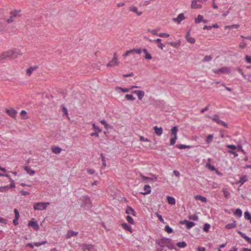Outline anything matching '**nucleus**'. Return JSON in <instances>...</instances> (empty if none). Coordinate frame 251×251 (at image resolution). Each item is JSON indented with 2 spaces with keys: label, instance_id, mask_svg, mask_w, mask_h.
<instances>
[{
  "label": "nucleus",
  "instance_id": "f257e3e1",
  "mask_svg": "<svg viewBox=\"0 0 251 251\" xmlns=\"http://www.w3.org/2000/svg\"><path fill=\"white\" fill-rule=\"evenodd\" d=\"M7 59L13 60L17 58L19 56L22 55L20 49L14 48L5 51Z\"/></svg>",
  "mask_w": 251,
  "mask_h": 251
},
{
  "label": "nucleus",
  "instance_id": "f03ea898",
  "mask_svg": "<svg viewBox=\"0 0 251 251\" xmlns=\"http://www.w3.org/2000/svg\"><path fill=\"white\" fill-rule=\"evenodd\" d=\"M50 204V202H36L34 204L33 208L35 210H44L46 209L48 205Z\"/></svg>",
  "mask_w": 251,
  "mask_h": 251
},
{
  "label": "nucleus",
  "instance_id": "7ed1b4c3",
  "mask_svg": "<svg viewBox=\"0 0 251 251\" xmlns=\"http://www.w3.org/2000/svg\"><path fill=\"white\" fill-rule=\"evenodd\" d=\"M178 131V128L176 126H173L171 129V134L174 135V137L170 140V145H174L177 139V132Z\"/></svg>",
  "mask_w": 251,
  "mask_h": 251
},
{
  "label": "nucleus",
  "instance_id": "20e7f679",
  "mask_svg": "<svg viewBox=\"0 0 251 251\" xmlns=\"http://www.w3.org/2000/svg\"><path fill=\"white\" fill-rule=\"evenodd\" d=\"M119 62L118 59V56L116 52H114L113 59L107 64V67H113L118 66Z\"/></svg>",
  "mask_w": 251,
  "mask_h": 251
},
{
  "label": "nucleus",
  "instance_id": "39448f33",
  "mask_svg": "<svg viewBox=\"0 0 251 251\" xmlns=\"http://www.w3.org/2000/svg\"><path fill=\"white\" fill-rule=\"evenodd\" d=\"M82 249L83 251H97V250L92 245L83 244Z\"/></svg>",
  "mask_w": 251,
  "mask_h": 251
},
{
  "label": "nucleus",
  "instance_id": "423d86ee",
  "mask_svg": "<svg viewBox=\"0 0 251 251\" xmlns=\"http://www.w3.org/2000/svg\"><path fill=\"white\" fill-rule=\"evenodd\" d=\"M5 112L11 117L15 118L17 114V112L13 108L5 109Z\"/></svg>",
  "mask_w": 251,
  "mask_h": 251
},
{
  "label": "nucleus",
  "instance_id": "0eeeda50",
  "mask_svg": "<svg viewBox=\"0 0 251 251\" xmlns=\"http://www.w3.org/2000/svg\"><path fill=\"white\" fill-rule=\"evenodd\" d=\"M179 224L181 225L185 224L188 229H190L195 226V223L194 222H190L187 220L180 221Z\"/></svg>",
  "mask_w": 251,
  "mask_h": 251
},
{
  "label": "nucleus",
  "instance_id": "6e6552de",
  "mask_svg": "<svg viewBox=\"0 0 251 251\" xmlns=\"http://www.w3.org/2000/svg\"><path fill=\"white\" fill-rule=\"evenodd\" d=\"M34 220L33 218L31 221L28 222V226L32 227L35 230H38L39 229V225L36 221H33Z\"/></svg>",
  "mask_w": 251,
  "mask_h": 251
},
{
  "label": "nucleus",
  "instance_id": "1a4fd4ad",
  "mask_svg": "<svg viewBox=\"0 0 251 251\" xmlns=\"http://www.w3.org/2000/svg\"><path fill=\"white\" fill-rule=\"evenodd\" d=\"M78 232L76 231H74L72 230H68L66 234L65 235V238L69 239L73 236H76L78 235Z\"/></svg>",
  "mask_w": 251,
  "mask_h": 251
},
{
  "label": "nucleus",
  "instance_id": "9d476101",
  "mask_svg": "<svg viewBox=\"0 0 251 251\" xmlns=\"http://www.w3.org/2000/svg\"><path fill=\"white\" fill-rule=\"evenodd\" d=\"M229 69L226 67L221 68L214 71L216 74H227L229 73Z\"/></svg>",
  "mask_w": 251,
  "mask_h": 251
},
{
  "label": "nucleus",
  "instance_id": "9b49d317",
  "mask_svg": "<svg viewBox=\"0 0 251 251\" xmlns=\"http://www.w3.org/2000/svg\"><path fill=\"white\" fill-rule=\"evenodd\" d=\"M151 175L152 176V177H149L144 176L143 174H140V176L144 180H149L152 181H156L157 179V177L154 175L151 174Z\"/></svg>",
  "mask_w": 251,
  "mask_h": 251
},
{
  "label": "nucleus",
  "instance_id": "f8f14e48",
  "mask_svg": "<svg viewBox=\"0 0 251 251\" xmlns=\"http://www.w3.org/2000/svg\"><path fill=\"white\" fill-rule=\"evenodd\" d=\"M149 40L151 42H156L157 44L158 47L159 48H160L161 50H163V48L164 47V44L161 43V39L160 38H158V39H155V40L149 39Z\"/></svg>",
  "mask_w": 251,
  "mask_h": 251
},
{
  "label": "nucleus",
  "instance_id": "ddd939ff",
  "mask_svg": "<svg viewBox=\"0 0 251 251\" xmlns=\"http://www.w3.org/2000/svg\"><path fill=\"white\" fill-rule=\"evenodd\" d=\"M6 27V20L4 19H0V32L5 30Z\"/></svg>",
  "mask_w": 251,
  "mask_h": 251
},
{
  "label": "nucleus",
  "instance_id": "4468645a",
  "mask_svg": "<svg viewBox=\"0 0 251 251\" xmlns=\"http://www.w3.org/2000/svg\"><path fill=\"white\" fill-rule=\"evenodd\" d=\"M184 19H185L184 14L183 13H180L178 15L177 18H174L173 21L177 22V23L179 24Z\"/></svg>",
  "mask_w": 251,
  "mask_h": 251
},
{
  "label": "nucleus",
  "instance_id": "2eb2a0df",
  "mask_svg": "<svg viewBox=\"0 0 251 251\" xmlns=\"http://www.w3.org/2000/svg\"><path fill=\"white\" fill-rule=\"evenodd\" d=\"M190 35V31H188L186 35L185 38L188 42H189L191 44H194L195 43V39L194 38L191 37L189 36Z\"/></svg>",
  "mask_w": 251,
  "mask_h": 251
},
{
  "label": "nucleus",
  "instance_id": "dca6fc26",
  "mask_svg": "<svg viewBox=\"0 0 251 251\" xmlns=\"http://www.w3.org/2000/svg\"><path fill=\"white\" fill-rule=\"evenodd\" d=\"M38 68V66H35L33 67H30L26 70V74L28 76H30L32 73V72L36 70Z\"/></svg>",
  "mask_w": 251,
  "mask_h": 251
},
{
  "label": "nucleus",
  "instance_id": "f3484780",
  "mask_svg": "<svg viewBox=\"0 0 251 251\" xmlns=\"http://www.w3.org/2000/svg\"><path fill=\"white\" fill-rule=\"evenodd\" d=\"M144 190H145V192H141L140 194L146 195L149 194L151 193V186L149 185H145L144 187Z\"/></svg>",
  "mask_w": 251,
  "mask_h": 251
},
{
  "label": "nucleus",
  "instance_id": "a211bd4d",
  "mask_svg": "<svg viewBox=\"0 0 251 251\" xmlns=\"http://www.w3.org/2000/svg\"><path fill=\"white\" fill-rule=\"evenodd\" d=\"M197 1L196 0H192L191 7L192 8L194 9H199L202 7V5L201 4H198L197 3Z\"/></svg>",
  "mask_w": 251,
  "mask_h": 251
},
{
  "label": "nucleus",
  "instance_id": "6ab92c4d",
  "mask_svg": "<svg viewBox=\"0 0 251 251\" xmlns=\"http://www.w3.org/2000/svg\"><path fill=\"white\" fill-rule=\"evenodd\" d=\"M129 11L136 13L138 16H140L142 14V11H138L137 8L136 6H133L129 7Z\"/></svg>",
  "mask_w": 251,
  "mask_h": 251
},
{
  "label": "nucleus",
  "instance_id": "aec40b11",
  "mask_svg": "<svg viewBox=\"0 0 251 251\" xmlns=\"http://www.w3.org/2000/svg\"><path fill=\"white\" fill-rule=\"evenodd\" d=\"M126 213L127 214H131L133 216H135L136 213L134 209L130 206H127L126 210Z\"/></svg>",
  "mask_w": 251,
  "mask_h": 251
},
{
  "label": "nucleus",
  "instance_id": "412c9836",
  "mask_svg": "<svg viewBox=\"0 0 251 251\" xmlns=\"http://www.w3.org/2000/svg\"><path fill=\"white\" fill-rule=\"evenodd\" d=\"M154 130V132L158 136H160L163 133V129L162 127H158L157 126H155L153 127Z\"/></svg>",
  "mask_w": 251,
  "mask_h": 251
},
{
  "label": "nucleus",
  "instance_id": "4be33fe9",
  "mask_svg": "<svg viewBox=\"0 0 251 251\" xmlns=\"http://www.w3.org/2000/svg\"><path fill=\"white\" fill-rule=\"evenodd\" d=\"M167 199L169 204L174 205L176 203V200L174 198L171 196H167Z\"/></svg>",
  "mask_w": 251,
  "mask_h": 251
},
{
  "label": "nucleus",
  "instance_id": "5701e85b",
  "mask_svg": "<svg viewBox=\"0 0 251 251\" xmlns=\"http://www.w3.org/2000/svg\"><path fill=\"white\" fill-rule=\"evenodd\" d=\"M143 51L145 53V58L147 60H151L152 58L151 55L148 52L146 49H144Z\"/></svg>",
  "mask_w": 251,
  "mask_h": 251
},
{
  "label": "nucleus",
  "instance_id": "b1692460",
  "mask_svg": "<svg viewBox=\"0 0 251 251\" xmlns=\"http://www.w3.org/2000/svg\"><path fill=\"white\" fill-rule=\"evenodd\" d=\"M122 226L125 230L130 231V233L132 232L131 227L128 225L126 223H122Z\"/></svg>",
  "mask_w": 251,
  "mask_h": 251
},
{
  "label": "nucleus",
  "instance_id": "393cba45",
  "mask_svg": "<svg viewBox=\"0 0 251 251\" xmlns=\"http://www.w3.org/2000/svg\"><path fill=\"white\" fill-rule=\"evenodd\" d=\"M51 151L54 153H59L61 152L62 149L58 147H52Z\"/></svg>",
  "mask_w": 251,
  "mask_h": 251
},
{
  "label": "nucleus",
  "instance_id": "a878e982",
  "mask_svg": "<svg viewBox=\"0 0 251 251\" xmlns=\"http://www.w3.org/2000/svg\"><path fill=\"white\" fill-rule=\"evenodd\" d=\"M248 180L247 176H243L240 178V179L238 181V183H240L241 185L243 184L244 182H246Z\"/></svg>",
  "mask_w": 251,
  "mask_h": 251
},
{
  "label": "nucleus",
  "instance_id": "bb28decb",
  "mask_svg": "<svg viewBox=\"0 0 251 251\" xmlns=\"http://www.w3.org/2000/svg\"><path fill=\"white\" fill-rule=\"evenodd\" d=\"M25 170L26 171L27 173L30 175H34L35 173V171L31 170L29 167L25 166Z\"/></svg>",
  "mask_w": 251,
  "mask_h": 251
},
{
  "label": "nucleus",
  "instance_id": "cd10ccee",
  "mask_svg": "<svg viewBox=\"0 0 251 251\" xmlns=\"http://www.w3.org/2000/svg\"><path fill=\"white\" fill-rule=\"evenodd\" d=\"M236 224L235 223V222H234L232 223L228 224L226 225L225 226L226 228V229H231L236 227Z\"/></svg>",
  "mask_w": 251,
  "mask_h": 251
},
{
  "label": "nucleus",
  "instance_id": "c85d7f7f",
  "mask_svg": "<svg viewBox=\"0 0 251 251\" xmlns=\"http://www.w3.org/2000/svg\"><path fill=\"white\" fill-rule=\"evenodd\" d=\"M5 60H7L5 51L0 53V61H4Z\"/></svg>",
  "mask_w": 251,
  "mask_h": 251
},
{
  "label": "nucleus",
  "instance_id": "c756f323",
  "mask_svg": "<svg viewBox=\"0 0 251 251\" xmlns=\"http://www.w3.org/2000/svg\"><path fill=\"white\" fill-rule=\"evenodd\" d=\"M176 246L179 248H183L186 247L187 244L185 242H179L176 243Z\"/></svg>",
  "mask_w": 251,
  "mask_h": 251
},
{
  "label": "nucleus",
  "instance_id": "7c9ffc66",
  "mask_svg": "<svg viewBox=\"0 0 251 251\" xmlns=\"http://www.w3.org/2000/svg\"><path fill=\"white\" fill-rule=\"evenodd\" d=\"M176 147L179 149H189L190 148V146H187L182 144H177L176 145Z\"/></svg>",
  "mask_w": 251,
  "mask_h": 251
},
{
  "label": "nucleus",
  "instance_id": "2f4dec72",
  "mask_svg": "<svg viewBox=\"0 0 251 251\" xmlns=\"http://www.w3.org/2000/svg\"><path fill=\"white\" fill-rule=\"evenodd\" d=\"M234 215L238 217H240L242 216V212L241 210L239 208H237L235 210L234 213Z\"/></svg>",
  "mask_w": 251,
  "mask_h": 251
},
{
  "label": "nucleus",
  "instance_id": "473e14b6",
  "mask_svg": "<svg viewBox=\"0 0 251 251\" xmlns=\"http://www.w3.org/2000/svg\"><path fill=\"white\" fill-rule=\"evenodd\" d=\"M213 138V136L212 134H209L206 137V139L205 142L207 144H210Z\"/></svg>",
  "mask_w": 251,
  "mask_h": 251
},
{
  "label": "nucleus",
  "instance_id": "72a5a7b5",
  "mask_svg": "<svg viewBox=\"0 0 251 251\" xmlns=\"http://www.w3.org/2000/svg\"><path fill=\"white\" fill-rule=\"evenodd\" d=\"M203 18V16H202L201 15H199L198 16L197 18L195 19V22L196 24L200 23V22H202Z\"/></svg>",
  "mask_w": 251,
  "mask_h": 251
},
{
  "label": "nucleus",
  "instance_id": "f704fd0d",
  "mask_svg": "<svg viewBox=\"0 0 251 251\" xmlns=\"http://www.w3.org/2000/svg\"><path fill=\"white\" fill-rule=\"evenodd\" d=\"M168 44L171 45L172 46L175 47V48H177L179 47L180 45V41H179L177 43H176V42H168L167 43Z\"/></svg>",
  "mask_w": 251,
  "mask_h": 251
},
{
  "label": "nucleus",
  "instance_id": "c9c22d12",
  "mask_svg": "<svg viewBox=\"0 0 251 251\" xmlns=\"http://www.w3.org/2000/svg\"><path fill=\"white\" fill-rule=\"evenodd\" d=\"M209 117L210 118L212 119L215 122H216L217 124H219V123L221 121L219 119V116L218 115H217V114L214 115L213 117Z\"/></svg>",
  "mask_w": 251,
  "mask_h": 251
},
{
  "label": "nucleus",
  "instance_id": "e433bc0d",
  "mask_svg": "<svg viewBox=\"0 0 251 251\" xmlns=\"http://www.w3.org/2000/svg\"><path fill=\"white\" fill-rule=\"evenodd\" d=\"M145 95V92L143 91L140 90L139 91V92L138 93L137 96L139 100H141L143 97Z\"/></svg>",
  "mask_w": 251,
  "mask_h": 251
},
{
  "label": "nucleus",
  "instance_id": "4c0bfd02",
  "mask_svg": "<svg viewBox=\"0 0 251 251\" xmlns=\"http://www.w3.org/2000/svg\"><path fill=\"white\" fill-rule=\"evenodd\" d=\"M239 25L238 24H236V25H226L225 26V29H227V28L232 29L233 28H239Z\"/></svg>",
  "mask_w": 251,
  "mask_h": 251
},
{
  "label": "nucleus",
  "instance_id": "58836bf2",
  "mask_svg": "<svg viewBox=\"0 0 251 251\" xmlns=\"http://www.w3.org/2000/svg\"><path fill=\"white\" fill-rule=\"evenodd\" d=\"M126 99L128 100H135V98L132 95L127 94L125 96Z\"/></svg>",
  "mask_w": 251,
  "mask_h": 251
},
{
  "label": "nucleus",
  "instance_id": "ea45409f",
  "mask_svg": "<svg viewBox=\"0 0 251 251\" xmlns=\"http://www.w3.org/2000/svg\"><path fill=\"white\" fill-rule=\"evenodd\" d=\"M212 58L211 55H206L203 59V62H208L210 61Z\"/></svg>",
  "mask_w": 251,
  "mask_h": 251
},
{
  "label": "nucleus",
  "instance_id": "a19ab883",
  "mask_svg": "<svg viewBox=\"0 0 251 251\" xmlns=\"http://www.w3.org/2000/svg\"><path fill=\"white\" fill-rule=\"evenodd\" d=\"M20 115H21V117H23V119H26L27 118V117L26 116L27 113L25 110H22L20 113Z\"/></svg>",
  "mask_w": 251,
  "mask_h": 251
},
{
  "label": "nucleus",
  "instance_id": "79ce46f5",
  "mask_svg": "<svg viewBox=\"0 0 251 251\" xmlns=\"http://www.w3.org/2000/svg\"><path fill=\"white\" fill-rule=\"evenodd\" d=\"M165 230L168 233H171L173 232V229L171 227H170L168 225H167L165 227Z\"/></svg>",
  "mask_w": 251,
  "mask_h": 251
},
{
  "label": "nucleus",
  "instance_id": "37998d69",
  "mask_svg": "<svg viewBox=\"0 0 251 251\" xmlns=\"http://www.w3.org/2000/svg\"><path fill=\"white\" fill-rule=\"evenodd\" d=\"M224 195L225 198H228L230 195V193L228 192L226 189H223V190Z\"/></svg>",
  "mask_w": 251,
  "mask_h": 251
},
{
  "label": "nucleus",
  "instance_id": "c03bdc74",
  "mask_svg": "<svg viewBox=\"0 0 251 251\" xmlns=\"http://www.w3.org/2000/svg\"><path fill=\"white\" fill-rule=\"evenodd\" d=\"M245 218L247 220H250L251 223V215L248 212H245L244 213Z\"/></svg>",
  "mask_w": 251,
  "mask_h": 251
},
{
  "label": "nucleus",
  "instance_id": "a18cd8bd",
  "mask_svg": "<svg viewBox=\"0 0 251 251\" xmlns=\"http://www.w3.org/2000/svg\"><path fill=\"white\" fill-rule=\"evenodd\" d=\"M126 219L128 221V222L130 224H131L132 225L134 224V220L131 216H127Z\"/></svg>",
  "mask_w": 251,
  "mask_h": 251
},
{
  "label": "nucleus",
  "instance_id": "49530a36",
  "mask_svg": "<svg viewBox=\"0 0 251 251\" xmlns=\"http://www.w3.org/2000/svg\"><path fill=\"white\" fill-rule=\"evenodd\" d=\"M93 128L96 130V131L100 132L101 131V128L98 126H97L95 124H93L92 125Z\"/></svg>",
  "mask_w": 251,
  "mask_h": 251
},
{
  "label": "nucleus",
  "instance_id": "de8ad7c7",
  "mask_svg": "<svg viewBox=\"0 0 251 251\" xmlns=\"http://www.w3.org/2000/svg\"><path fill=\"white\" fill-rule=\"evenodd\" d=\"M206 167L208 168L211 171H214L215 170V168L214 166H212L209 163H207L206 164Z\"/></svg>",
  "mask_w": 251,
  "mask_h": 251
},
{
  "label": "nucleus",
  "instance_id": "09e8293b",
  "mask_svg": "<svg viewBox=\"0 0 251 251\" xmlns=\"http://www.w3.org/2000/svg\"><path fill=\"white\" fill-rule=\"evenodd\" d=\"M188 218L190 220H193L194 221H198L199 219L198 216L196 215L189 216Z\"/></svg>",
  "mask_w": 251,
  "mask_h": 251
},
{
  "label": "nucleus",
  "instance_id": "8fccbe9b",
  "mask_svg": "<svg viewBox=\"0 0 251 251\" xmlns=\"http://www.w3.org/2000/svg\"><path fill=\"white\" fill-rule=\"evenodd\" d=\"M197 199H198L199 200H200L201 201L203 202H206L207 201V199L205 197H202L201 196H197L196 197Z\"/></svg>",
  "mask_w": 251,
  "mask_h": 251
},
{
  "label": "nucleus",
  "instance_id": "3c124183",
  "mask_svg": "<svg viewBox=\"0 0 251 251\" xmlns=\"http://www.w3.org/2000/svg\"><path fill=\"white\" fill-rule=\"evenodd\" d=\"M210 225L208 224H205L203 226V230L205 232H207L210 228Z\"/></svg>",
  "mask_w": 251,
  "mask_h": 251
},
{
  "label": "nucleus",
  "instance_id": "603ef678",
  "mask_svg": "<svg viewBox=\"0 0 251 251\" xmlns=\"http://www.w3.org/2000/svg\"><path fill=\"white\" fill-rule=\"evenodd\" d=\"M158 36L160 37L168 38L170 36V35L166 33H161L159 34Z\"/></svg>",
  "mask_w": 251,
  "mask_h": 251
},
{
  "label": "nucleus",
  "instance_id": "864d4df0",
  "mask_svg": "<svg viewBox=\"0 0 251 251\" xmlns=\"http://www.w3.org/2000/svg\"><path fill=\"white\" fill-rule=\"evenodd\" d=\"M155 214L156 215L157 217L159 219L161 223L163 224L165 223L164 220L161 215H159L158 213H155Z\"/></svg>",
  "mask_w": 251,
  "mask_h": 251
},
{
  "label": "nucleus",
  "instance_id": "5fc2aeb1",
  "mask_svg": "<svg viewBox=\"0 0 251 251\" xmlns=\"http://www.w3.org/2000/svg\"><path fill=\"white\" fill-rule=\"evenodd\" d=\"M46 243H47V241H42L41 243L35 242V243H34V245L35 246L39 247V246H40L41 245H43L45 244Z\"/></svg>",
  "mask_w": 251,
  "mask_h": 251
},
{
  "label": "nucleus",
  "instance_id": "6e6d98bb",
  "mask_svg": "<svg viewBox=\"0 0 251 251\" xmlns=\"http://www.w3.org/2000/svg\"><path fill=\"white\" fill-rule=\"evenodd\" d=\"M101 159H102V166L103 167H105L106 166V161L105 159V157L104 156L103 154H101Z\"/></svg>",
  "mask_w": 251,
  "mask_h": 251
},
{
  "label": "nucleus",
  "instance_id": "4d7b16f0",
  "mask_svg": "<svg viewBox=\"0 0 251 251\" xmlns=\"http://www.w3.org/2000/svg\"><path fill=\"white\" fill-rule=\"evenodd\" d=\"M15 219H19L20 217L19 213L17 209H14Z\"/></svg>",
  "mask_w": 251,
  "mask_h": 251
},
{
  "label": "nucleus",
  "instance_id": "13d9d810",
  "mask_svg": "<svg viewBox=\"0 0 251 251\" xmlns=\"http://www.w3.org/2000/svg\"><path fill=\"white\" fill-rule=\"evenodd\" d=\"M226 147L227 148L231 149L233 150H235L237 148V147L236 146L233 145H227L226 146Z\"/></svg>",
  "mask_w": 251,
  "mask_h": 251
},
{
  "label": "nucleus",
  "instance_id": "bf43d9fd",
  "mask_svg": "<svg viewBox=\"0 0 251 251\" xmlns=\"http://www.w3.org/2000/svg\"><path fill=\"white\" fill-rule=\"evenodd\" d=\"M62 111L68 117V110L64 106H62Z\"/></svg>",
  "mask_w": 251,
  "mask_h": 251
},
{
  "label": "nucleus",
  "instance_id": "052dcab7",
  "mask_svg": "<svg viewBox=\"0 0 251 251\" xmlns=\"http://www.w3.org/2000/svg\"><path fill=\"white\" fill-rule=\"evenodd\" d=\"M133 50L134 53H136L138 54H140L142 51V50L141 49H133Z\"/></svg>",
  "mask_w": 251,
  "mask_h": 251
},
{
  "label": "nucleus",
  "instance_id": "680f3d73",
  "mask_svg": "<svg viewBox=\"0 0 251 251\" xmlns=\"http://www.w3.org/2000/svg\"><path fill=\"white\" fill-rule=\"evenodd\" d=\"M20 194L23 195V196H26V195H29V192H26V191H25L24 190H21L20 192Z\"/></svg>",
  "mask_w": 251,
  "mask_h": 251
},
{
  "label": "nucleus",
  "instance_id": "e2e57ef3",
  "mask_svg": "<svg viewBox=\"0 0 251 251\" xmlns=\"http://www.w3.org/2000/svg\"><path fill=\"white\" fill-rule=\"evenodd\" d=\"M140 140L144 142H150V140L149 139H148V138H145L142 136H141L140 137Z\"/></svg>",
  "mask_w": 251,
  "mask_h": 251
},
{
  "label": "nucleus",
  "instance_id": "0e129e2a",
  "mask_svg": "<svg viewBox=\"0 0 251 251\" xmlns=\"http://www.w3.org/2000/svg\"><path fill=\"white\" fill-rule=\"evenodd\" d=\"M87 172L90 175H93L95 173V171L92 169H87Z\"/></svg>",
  "mask_w": 251,
  "mask_h": 251
},
{
  "label": "nucleus",
  "instance_id": "69168bd1",
  "mask_svg": "<svg viewBox=\"0 0 251 251\" xmlns=\"http://www.w3.org/2000/svg\"><path fill=\"white\" fill-rule=\"evenodd\" d=\"M241 237L245 239L247 241V240H250V237L245 235V234L242 233L241 235Z\"/></svg>",
  "mask_w": 251,
  "mask_h": 251
},
{
  "label": "nucleus",
  "instance_id": "338daca9",
  "mask_svg": "<svg viewBox=\"0 0 251 251\" xmlns=\"http://www.w3.org/2000/svg\"><path fill=\"white\" fill-rule=\"evenodd\" d=\"M0 223L3 224H6L7 223V220L0 217Z\"/></svg>",
  "mask_w": 251,
  "mask_h": 251
},
{
  "label": "nucleus",
  "instance_id": "774afa93",
  "mask_svg": "<svg viewBox=\"0 0 251 251\" xmlns=\"http://www.w3.org/2000/svg\"><path fill=\"white\" fill-rule=\"evenodd\" d=\"M245 59L248 63H251V57L248 55L245 56Z\"/></svg>",
  "mask_w": 251,
  "mask_h": 251
}]
</instances>
